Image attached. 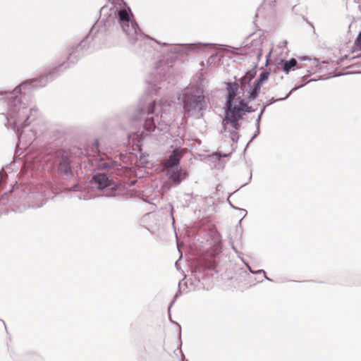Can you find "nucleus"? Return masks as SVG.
Wrapping results in <instances>:
<instances>
[{
    "instance_id": "obj_22",
    "label": "nucleus",
    "mask_w": 361,
    "mask_h": 361,
    "mask_svg": "<svg viewBox=\"0 0 361 361\" xmlns=\"http://www.w3.org/2000/svg\"><path fill=\"white\" fill-rule=\"evenodd\" d=\"M215 155H216V156H217L219 158H220V157H227V155H226V154H220V153H216Z\"/></svg>"
},
{
    "instance_id": "obj_15",
    "label": "nucleus",
    "mask_w": 361,
    "mask_h": 361,
    "mask_svg": "<svg viewBox=\"0 0 361 361\" xmlns=\"http://www.w3.org/2000/svg\"><path fill=\"white\" fill-rule=\"evenodd\" d=\"M102 168L119 170L120 169H123V167L121 164H118L117 163V161H111L110 163H109V162L104 163L102 165Z\"/></svg>"
},
{
    "instance_id": "obj_8",
    "label": "nucleus",
    "mask_w": 361,
    "mask_h": 361,
    "mask_svg": "<svg viewBox=\"0 0 361 361\" xmlns=\"http://www.w3.org/2000/svg\"><path fill=\"white\" fill-rule=\"evenodd\" d=\"M59 173L64 176L67 178H69L72 176V171L71 168V161L68 156L62 155L59 159V166H58Z\"/></svg>"
},
{
    "instance_id": "obj_7",
    "label": "nucleus",
    "mask_w": 361,
    "mask_h": 361,
    "mask_svg": "<svg viewBox=\"0 0 361 361\" xmlns=\"http://www.w3.org/2000/svg\"><path fill=\"white\" fill-rule=\"evenodd\" d=\"M183 156L182 151L176 149L173 151V153L169 157L164 163L165 169H173L178 167L180 160Z\"/></svg>"
},
{
    "instance_id": "obj_18",
    "label": "nucleus",
    "mask_w": 361,
    "mask_h": 361,
    "mask_svg": "<svg viewBox=\"0 0 361 361\" xmlns=\"http://www.w3.org/2000/svg\"><path fill=\"white\" fill-rule=\"evenodd\" d=\"M356 45L361 49V31L360 32L355 42Z\"/></svg>"
},
{
    "instance_id": "obj_4",
    "label": "nucleus",
    "mask_w": 361,
    "mask_h": 361,
    "mask_svg": "<svg viewBox=\"0 0 361 361\" xmlns=\"http://www.w3.org/2000/svg\"><path fill=\"white\" fill-rule=\"evenodd\" d=\"M161 110L158 109L154 100L149 102L147 106H142L139 110L138 115L135 116L131 119V124L137 128L142 126V129L128 134L129 143L139 145L145 137L149 135H159L167 132L169 125L161 121L159 114Z\"/></svg>"
},
{
    "instance_id": "obj_12",
    "label": "nucleus",
    "mask_w": 361,
    "mask_h": 361,
    "mask_svg": "<svg viewBox=\"0 0 361 361\" xmlns=\"http://www.w3.org/2000/svg\"><path fill=\"white\" fill-rule=\"evenodd\" d=\"M259 91L260 85H259V82H255L249 92V95L247 96L248 100H254L258 96Z\"/></svg>"
},
{
    "instance_id": "obj_21",
    "label": "nucleus",
    "mask_w": 361,
    "mask_h": 361,
    "mask_svg": "<svg viewBox=\"0 0 361 361\" xmlns=\"http://www.w3.org/2000/svg\"><path fill=\"white\" fill-rule=\"evenodd\" d=\"M79 199H83V200H88V199H90V197H88L87 195H79L78 196Z\"/></svg>"
},
{
    "instance_id": "obj_9",
    "label": "nucleus",
    "mask_w": 361,
    "mask_h": 361,
    "mask_svg": "<svg viewBox=\"0 0 361 361\" xmlns=\"http://www.w3.org/2000/svg\"><path fill=\"white\" fill-rule=\"evenodd\" d=\"M156 73H157V70L155 71ZM155 74V73H152L150 75V79L147 80V83L149 85L151 86L152 90H150V94H157L158 92V89H160V87H157L158 83L161 82L164 78V75L161 74V73H158L159 78H157V76L153 77V75Z\"/></svg>"
},
{
    "instance_id": "obj_17",
    "label": "nucleus",
    "mask_w": 361,
    "mask_h": 361,
    "mask_svg": "<svg viewBox=\"0 0 361 361\" xmlns=\"http://www.w3.org/2000/svg\"><path fill=\"white\" fill-rule=\"evenodd\" d=\"M269 72H262L259 78L257 79V80L255 82H259V85H260L262 82L267 80L269 78Z\"/></svg>"
},
{
    "instance_id": "obj_16",
    "label": "nucleus",
    "mask_w": 361,
    "mask_h": 361,
    "mask_svg": "<svg viewBox=\"0 0 361 361\" xmlns=\"http://www.w3.org/2000/svg\"><path fill=\"white\" fill-rule=\"evenodd\" d=\"M264 110H265V106H263V108L262 109V110L260 111V114H259V116L256 120L257 130H256L255 133L254 134L252 139L255 137H256L257 135L259 134V123H260L261 116H262V114L264 113Z\"/></svg>"
},
{
    "instance_id": "obj_10",
    "label": "nucleus",
    "mask_w": 361,
    "mask_h": 361,
    "mask_svg": "<svg viewBox=\"0 0 361 361\" xmlns=\"http://www.w3.org/2000/svg\"><path fill=\"white\" fill-rule=\"evenodd\" d=\"M94 182L98 185L99 189H104L110 186V180L104 173H98L93 177Z\"/></svg>"
},
{
    "instance_id": "obj_14",
    "label": "nucleus",
    "mask_w": 361,
    "mask_h": 361,
    "mask_svg": "<svg viewBox=\"0 0 361 361\" xmlns=\"http://www.w3.org/2000/svg\"><path fill=\"white\" fill-rule=\"evenodd\" d=\"M297 65L296 59L292 58L290 60L286 61L283 64V70L286 73H289Z\"/></svg>"
},
{
    "instance_id": "obj_19",
    "label": "nucleus",
    "mask_w": 361,
    "mask_h": 361,
    "mask_svg": "<svg viewBox=\"0 0 361 361\" xmlns=\"http://www.w3.org/2000/svg\"><path fill=\"white\" fill-rule=\"evenodd\" d=\"M247 267L248 269L250 270V271L252 273H264V274H265V271L262 269H259L256 271H254L251 269L250 267L248 264H247Z\"/></svg>"
},
{
    "instance_id": "obj_1",
    "label": "nucleus",
    "mask_w": 361,
    "mask_h": 361,
    "mask_svg": "<svg viewBox=\"0 0 361 361\" xmlns=\"http://www.w3.org/2000/svg\"><path fill=\"white\" fill-rule=\"evenodd\" d=\"M49 75L50 73L23 82L11 92H0V95H6L8 103L7 114L0 116L6 121L5 126L17 133L20 144L30 145L35 137L32 131H30L29 137H27L25 132L21 131L23 128L31 123L37 113V109L29 108L25 102H27V93L35 88L45 86Z\"/></svg>"
},
{
    "instance_id": "obj_13",
    "label": "nucleus",
    "mask_w": 361,
    "mask_h": 361,
    "mask_svg": "<svg viewBox=\"0 0 361 361\" xmlns=\"http://www.w3.org/2000/svg\"><path fill=\"white\" fill-rule=\"evenodd\" d=\"M303 85H304L302 84V85H299V86H297V87H293V88L290 92H289V93H288V94H287L284 97H281V98H278V99H274V97H272L271 99H270L269 100H268V101L267 102V104H266L264 106H265V108H266L267 106H269V105H270V104H273V103H274V102H278V101H282V100H284V99H287L293 92L295 91L296 90H298V89H299V88H300V87H303Z\"/></svg>"
},
{
    "instance_id": "obj_6",
    "label": "nucleus",
    "mask_w": 361,
    "mask_h": 361,
    "mask_svg": "<svg viewBox=\"0 0 361 361\" xmlns=\"http://www.w3.org/2000/svg\"><path fill=\"white\" fill-rule=\"evenodd\" d=\"M166 175L171 182L176 185L180 184L187 177L186 171L179 167L166 169Z\"/></svg>"
},
{
    "instance_id": "obj_3",
    "label": "nucleus",
    "mask_w": 361,
    "mask_h": 361,
    "mask_svg": "<svg viewBox=\"0 0 361 361\" xmlns=\"http://www.w3.org/2000/svg\"><path fill=\"white\" fill-rule=\"evenodd\" d=\"M228 97L224 107V118L221 121L222 129L221 130L225 139H230L233 143H236L239 139V130L240 128V120L246 112L252 110L243 99L238 98L235 101L238 90L236 82H228L226 84Z\"/></svg>"
},
{
    "instance_id": "obj_2",
    "label": "nucleus",
    "mask_w": 361,
    "mask_h": 361,
    "mask_svg": "<svg viewBox=\"0 0 361 361\" xmlns=\"http://www.w3.org/2000/svg\"><path fill=\"white\" fill-rule=\"evenodd\" d=\"M116 18H118L117 22L127 35L129 42L132 44H135L138 41H142L144 39H151L149 36L144 35L141 32L137 23L133 19L130 8L129 7L123 8L119 9L117 13L114 12V16L110 14L106 20H103L100 23H97L93 25L86 39L81 41V42L70 52L69 60L72 57H74L76 52H78L85 47L86 40L89 39L90 36L92 35L93 39L97 32L104 35L113 30L116 26Z\"/></svg>"
},
{
    "instance_id": "obj_20",
    "label": "nucleus",
    "mask_w": 361,
    "mask_h": 361,
    "mask_svg": "<svg viewBox=\"0 0 361 361\" xmlns=\"http://www.w3.org/2000/svg\"><path fill=\"white\" fill-rule=\"evenodd\" d=\"M80 190H81V186H80L78 185H75L71 188V190H73V191H79Z\"/></svg>"
},
{
    "instance_id": "obj_23",
    "label": "nucleus",
    "mask_w": 361,
    "mask_h": 361,
    "mask_svg": "<svg viewBox=\"0 0 361 361\" xmlns=\"http://www.w3.org/2000/svg\"><path fill=\"white\" fill-rule=\"evenodd\" d=\"M265 278L269 280V281H271V279L269 278H268L267 276H265Z\"/></svg>"
},
{
    "instance_id": "obj_11",
    "label": "nucleus",
    "mask_w": 361,
    "mask_h": 361,
    "mask_svg": "<svg viewBox=\"0 0 361 361\" xmlns=\"http://www.w3.org/2000/svg\"><path fill=\"white\" fill-rule=\"evenodd\" d=\"M197 44H171V51L174 53H178L180 51H183L184 50L188 51V50H192L196 48Z\"/></svg>"
},
{
    "instance_id": "obj_5",
    "label": "nucleus",
    "mask_w": 361,
    "mask_h": 361,
    "mask_svg": "<svg viewBox=\"0 0 361 361\" xmlns=\"http://www.w3.org/2000/svg\"><path fill=\"white\" fill-rule=\"evenodd\" d=\"M180 99L185 117L201 118L204 116L207 104L202 90L188 88L184 92Z\"/></svg>"
}]
</instances>
